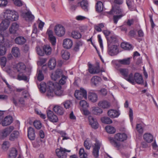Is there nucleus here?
I'll list each match as a JSON object with an SVG mask.
<instances>
[{
    "instance_id": "e2e57ef3",
    "label": "nucleus",
    "mask_w": 158,
    "mask_h": 158,
    "mask_svg": "<svg viewBox=\"0 0 158 158\" xmlns=\"http://www.w3.org/2000/svg\"><path fill=\"white\" fill-rule=\"evenodd\" d=\"M34 127L37 129H40L41 127V124L39 121H35L33 123Z\"/></svg>"
},
{
    "instance_id": "37998d69",
    "label": "nucleus",
    "mask_w": 158,
    "mask_h": 158,
    "mask_svg": "<svg viewBox=\"0 0 158 158\" xmlns=\"http://www.w3.org/2000/svg\"><path fill=\"white\" fill-rule=\"evenodd\" d=\"M101 80V79L99 77L94 76L91 78V81L95 85H97L98 84Z\"/></svg>"
},
{
    "instance_id": "f03ea898",
    "label": "nucleus",
    "mask_w": 158,
    "mask_h": 158,
    "mask_svg": "<svg viewBox=\"0 0 158 158\" xmlns=\"http://www.w3.org/2000/svg\"><path fill=\"white\" fill-rule=\"evenodd\" d=\"M57 83H54L51 81H48L47 84V94L48 97H52L54 95V91L57 87Z\"/></svg>"
},
{
    "instance_id": "423d86ee",
    "label": "nucleus",
    "mask_w": 158,
    "mask_h": 158,
    "mask_svg": "<svg viewBox=\"0 0 158 158\" xmlns=\"http://www.w3.org/2000/svg\"><path fill=\"white\" fill-rule=\"evenodd\" d=\"M54 31L56 35L60 37L63 36L65 33V28L61 25L56 26L54 28Z\"/></svg>"
},
{
    "instance_id": "603ef678",
    "label": "nucleus",
    "mask_w": 158,
    "mask_h": 158,
    "mask_svg": "<svg viewBox=\"0 0 158 158\" xmlns=\"http://www.w3.org/2000/svg\"><path fill=\"white\" fill-rule=\"evenodd\" d=\"M11 16V19L10 20L11 21L17 20L19 18L18 13L15 11H13V13Z\"/></svg>"
},
{
    "instance_id": "aec40b11",
    "label": "nucleus",
    "mask_w": 158,
    "mask_h": 158,
    "mask_svg": "<svg viewBox=\"0 0 158 158\" xmlns=\"http://www.w3.org/2000/svg\"><path fill=\"white\" fill-rule=\"evenodd\" d=\"M10 21V20L6 19L2 20L0 24V30L4 31L7 29L9 25Z\"/></svg>"
},
{
    "instance_id": "774afa93",
    "label": "nucleus",
    "mask_w": 158,
    "mask_h": 158,
    "mask_svg": "<svg viewBox=\"0 0 158 158\" xmlns=\"http://www.w3.org/2000/svg\"><path fill=\"white\" fill-rule=\"evenodd\" d=\"M64 107L66 109L69 108L72 104V102L69 100H67L64 103Z\"/></svg>"
},
{
    "instance_id": "39448f33",
    "label": "nucleus",
    "mask_w": 158,
    "mask_h": 158,
    "mask_svg": "<svg viewBox=\"0 0 158 158\" xmlns=\"http://www.w3.org/2000/svg\"><path fill=\"white\" fill-rule=\"evenodd\" d=\"M70 150H68L64 148L60 147V148L57 149L56 150V153L59 158H66L67 157L66 152H69Z\"/></svg>"
},
{
    "instance_id": "c9c22d12",
    "label": "nucleus",
    "mask_w": 158,
    "mask_h": 158,
    "mask_svg": "<svg viewBox=\"0 0 158 158\" xmlns=\"http://www.w3.org/2000/svg\"><path fill=\"white\" fill-rule=\"evenodd\" d=\"M25 19L27 21H32L34 19V17L31 12L29 11L25 13Z\"/></svg>"
},
{
    "instance_id": "79ce46f5",
    "label": "nucleus",
    "mask_w": 158,
    "mask_h": 158,
    "mask_svg": "<svg viewBox=\"0 0 158 158\" xmlns=\"http://www.w3.org/2000/svg\"><path fill=\"white\" fill-rule=\"evenodd\" d=\"M62 58L66 60H68L70 57V54L67 51H62L61 52Z\"/></svg>"
},
{
    "instance_id": "e433bc0d",
    "label": "nucleus",
    "mask_w": 158,
    "mask_h": 158,
    "mask_svg": "<svg viewBox=\"0 0 158 158\" xmlns=\"http://www.w3.org/2000/svg\"><path fill=\"white\" fill-rule=\"evenodd\" d=\"M17 79L19 80H23L25 81L28 82L29 81V78L28 77L25 75L20 73L18 75Z\"/></svg>"
},
{
    "instance_id": "a18cd8bd",
    "label": "nucleus",
    "mask_w": 158,
    "mask_h": 158,
    "mask_svg": "<svg viewBox=\"0 0 158 158\" xmlns=\"http://www.w3.org/2000/svg\"><path fill=\"white\" fill-rule=\"evenodd\" d=\"M144 127V124L143 123L137 124L136 127V130L139 133H142L143 132V127Z\"/></svg>"
},
{
    "instance_id": "4c0bfd02",
    "label": "nucleus",
    "mask_w": 158,
    "mask_h": 158,
    "mask_svg": "<svg viewBox=\"0 0 158 158\" xmlns=\"http://www.w3.org/2000/svg\"><path fill=\"white\" fill-rule=\"evenodd\" d=\"M92 112L95 114L99 115L102 113L103 111L98 107H94L93 108Z\"/></svg>"
},
{
    "instance_id": "6e6d98bb",
    "label": "nucleus",
    "mask_w": 158,
    "mask_h": 158,
    "mask_svg": "<svg viewBox=\"0 0 158 158\" xmlns=\"http://www.w3.org/2000/svg\"><path fill=\"white\" fill-rule=\"evenodd\" d=\"M36 50L37 54L40 56H43L44 55V51L43 49H42L39 47H36Z\"/></svg>"
},
{
    "instance_id": "ea45409f",
    "label": "nucleus",
    "mask_w": 158,
    "mask_h": 158,
    "mask_svg": "<svg viewBox=\"0 0 158 158\" xmlns=\"http://www.w3.org/2000/svg\"><path fill=\"white\" fill-rule=\"evenodd\" d=\"M47 84L44 82H41L39 88H40V92L42 93L46 92L47 94V87H46Z\"/></svg>"
},
{
    "instance_id": "a211bd4d",
    "label": "nucleus",
    "mask_w": 158,
    "mask_h": 158,
    "mask_svg": "<svg viewBox=\"0 0 158 158\" xmlns=\"http://www.w3.org/2000/svg\"><path fill=\"white\" fill-rule=\"evenodd\" d=\"M12 118L10 116H7L5 117L2 121V125L3 126H6L10 125L12 122Z\"/></svg>"
},
{
    "instance_id": "69168bd1",
    "label": "nucleus",
    "mask_w": 158,
    "mask_h": 158,
    "mask_svg": "<svg viewBox=\"0 0 158 158\" xmlns=\"http://www.w3.org/2000/svg\"><path fill=\"white\" fill-rule=\"evenodd\" d=\"M6 51V48L4 46H0V55L3 56L5 54Z\"/></svg>"
},
{
    "instance_id": "4468645a",
    "label": "nucleus",
    "mask_w": 158,
    "mask_h": 158,
    "mask_svg": "<svg viewBox=\"0 0 158 158\" xmlns=\"http://www.w3.org/2000/svg\"><path fill=\"white\" fill-rule=\"evenodd\" d=\"M47 33L49 39L52 45H55L56 43V39L53 35V32L51 30H48Z\"/></svg>"
},
{
    "instance_id": "4d7b16f0",
    "label": "nucleus",
    "mask_w": 158,
    "mask_h": 158,
    "mask_svg": "<svg viewBox=\"0 0 158 158\" xmlns=\"http://www.w3.org/2000/svg\"><path fill=\"white\" fill-rule=\"evenodd\" d=\"M80 105L84 109H87L89 106V104L86 101L83 100L80 102Z\"/></svg>"
},
{
    "instance_id": "72a5a7b5",
    "label": "nucleus",
    "mask_w": 158,
    "mask_h": 158,
    "mask_svg": "<svg viewBox=\"0 0 158 158\" xmlns=\"http://www.w3.org/2000/svg\"><path fill=\"white\" fill-rule=\"evenodd\" d=\"M105 129L107 132L110 134H114L116 131V130L114 127L110 125L106 126L105 127Z\"/></svg>"
},
{
    "instance_id": "dca6fc26",
    "label": "nucleus",
    "mask_w": 158,
    "mask_h": 158,
    "mask_svg": "<svg viewBox=\"0 0 158 158\" xmlns=\"http://www.w3.org/2000/svg\"><path fill=\"white\" fill-rule=\"evenodd\" d=\"M73 41L70 39H66L64 40L63 44V47L66 49L70 48L73 45Z\"/></svg>"
},
{
    "instance_id": "3c124183",
    "label": "nucleus",
    "mask_w": 158,
    "mask_h": 158,
    "mask_svg": "<svg viewBox=\"0 0 158 158\" xmlns=\"http://www.w3.org/2000/svg\"><path fill=\"white\" fill-rule=\"evenodd\" d=\"M128 27V20L127 21L126 23L124 24L123 25L120 26L119 28L121 31H124L126 33L127 31Z\"/></svg>"
},
{
    "instance_id": "f3484780",
    "label": "nucleus",
    "mask_w": 158,
    "mask_h": 158,
    "mask_svg": "<svg viewBox=\"0 0 158 158\" xmlns=\"http://www.w3.org/2000/svg\"><path fill=\"white\" fill-rule=\"evenodd\" d=\"M118 71L122 77L128 81V69L125 68H120Z\"/></svg>"
},
{
    "instance_id": "0e129e2a",
    "label": "nucleus",
    "mask_w": 158,
    "mask_h": 158,
    "mask_svg": "<svg viewBox=\"0 0 158 158\" xmlns=\"http://www.w3.org/2000/svg\"><path fill=\"white\" fill-rule=\"evenodd\" d=\"M123 16V15L122 14L119 15H114L113 17V19L114 23L116 24L118 20Z\"/></svg>"
},
{
    "instance_id": "09e8293b",
    "label": "nucleus",
    "mask_w": 158,
    "mask_h": 158,
    "mask_svg": "<svg viewBox=\"0 0 158 158\" xmlns=\"http://www.w3.org/2000/svg\"><path fill=\"white\" fill-rule=\"evenodd\" d=\"M57 87L55 89V94L57 96L61 95L63 93V91L61 90V86L59 85L58 84H57Z\"/></svg>"
},
{
    "instance_id": "7c9ffc66",
    "label": "nucleus",
    "mask_w": 158,
    "mask_h": 158,
    "mask_svg": "<svg viewBox=\"0 0 158 158\" xmlns=\"http://www.w3.org/2000/svg\"><path fill=\"white\" fill-rule=\"evenodd\" d=\"M19 135V133L18 131H14L10 135L9 139L12 141H14L17 138Z\"/></svg>"
},
{
    "instance_id": "bb28decb",
    "label": "nucleus",
    "mask_w": 158,
    "mask_h": 158,
    "mask_svg": "<svg viewBox=\"0 0 158 158\" xmlns=\"http://www.w3.org/2000/svg\"><path fill=\"white\" fill-rule=\"evenodd\" d=\"M13 11L9 9L6 10L4 13V18L10 21V19H11V16L13 13Z\"/></svg>"
},
{
    "instance_id": "b1692460",
    "label": "nucleus",
    "mask_w": 158,
    "mask_h": 158,
    "mask_svg": "<svg viewBox=\"0 0 158 158\" xmlns=\"http://www.w3.org/2000/svg\"><path fill=\"white\" fill-rule=\"evenodd\" d=\"M11 101L15 106H22L25 103L23 99H11Z\"/></svg>"
},
{
    "instance_id": "338daca9",
    "label": "nucleus",
    "mask_w": 158,
    "mask_h": 158,
    "mask_svg": "<svg viewBox=\"0 0 158 158\" xmlns=\"http://www.w3.org/2000/svg\"><path fill=\"white\" fill-rule=\"evenodd\" d=\"M128 45V43L126 42H123L121 44V47L125 50H127L128 49V47L127 45Z\"/></svg>"
},
{
    "instance_id": "f704fd0d",
    "label": "nucleus",
    "mask_w": 158,
    "mask_h": 158,
    "mask_svg": "<svg viewBox=\"0 0 158 158\" xmlns=\"http://www.w3.org/2000/svg\"><path fill=\"white\" fill-rule=\"evenodd\" d=\"M43 49L45 54L47 55H50L51 53V48L49 45H45L44 46Z\"/></svg>"
},
{
    "instance_id": "2f4dec72",
    "label": "nucleus",
    "mask_w": 158,
    "mask_h": 158,
    "mask_svg": "<svg viewBox=\"0 0 158 158\" xmlns=\"http://www.w3.org/2000/svg\"><path fill=\"white\" fill-rule=\"evenodd\" d=\"M12 53L15 57H18L20 55L19 49L17 47H13L12 49Z\"/></svg>"
},
{
    "instance_id": "393cba45",
    "label": "nucleus",
    "mask_w": 158,
    "mask_h": 158,
    "mask_svg": "<svg viewBox=\"0 0 158 158\" xmlns=\"http://www.w3.org/2000/svg\"><path fill=\"white\" fill-rule=\"evenodd\" d=\"M19 27V25L16 23H13L9 29L10 33L14 34L18 30Z\"/></svg>"
},
{
    "instance_id": "58836bf2",
    "label": "nucleus",
    "mask_w": 158,
    "mask_h": 158,
    "mask_svg": "<svg viewBox=\"0 0 158 158\" xmlns=\"http://www.w3.org/2000/svg\"><path fill=\"white\" fill-rule=\"evenodd\" d=\"M101 120L102 123L105 124H110L112 123V121L107 117H102L101 118Z\"/></svg>"
},
{
    "instance_id": "c85d7f7f",
    "label": "nucleus",
    "mask_w": 158,
    "mask_h": 158,
    "mask_svg": "<svg viewBox=\"0 0 158 158\" xmlns=\"http://www.w3.org/2000/svg\"><path fill=\"white\" fill-rule=\"evenodd\" d=\"M56 64V60L54 58H52L49 60L48 63V66L50 69H53L55 67Z\"/></svg>"
},
{
    "instance_id": "1a4fd4ad",
    "label": "nucleus",
    "mask_w": 158,
    "mask_h": 158,
    "mask_svg": "<svg viewBox=\"0 0 158 158\" xmlns=\"http://www.w3.org/2000/svg\"><path fill=\"white\" fill-rule=\"evenodd\" d=\"M47 115L49 120L52 122H56L58 121V118L57 116L50 110H48L47 111Z\"/></svg>"
},
{
    "instance_id": "f8f14e48",
    "label": "nucleus",
    "mask_w": 158,
    "mask_h": 158,
    "mask_svg": "<svg viewBox=\"0 0 158 158\" xmlns=\"http://www.w3.org/2000/svg\"><path fill=\"white\" fill-rule=\"evenodd\" d=\"M101 147L100 143L96 141L93 147V154L95 158H98L99 156V151Z\"/></svg>"
},
{
    "instance_id": "49530a36",
    "label": "nucleus",
    "mask_w": 158,
    "mask_h": 158,
    "mask_svg": "<svg viewBox=\"0 0 158 158\" xmlns=\"http://www.w3.org/2000/svg\"><path fill=\"white\" fill-rule=\"evenodd\" d=\"M17 154V151L15 148H13L10 151L9 155V158H15Z\"/></svg>"
},
{
    "instance_id": "680f3d73",
    "label": "nucleus",
    "mask_w": 158,
    "mask_h": 158,
    "mask_svg": "<svg viewBox=\"0 0 158 158\" xmlns=\"http://www.w3.org/2000/svg\"><path fill=\"white\" fill-rule=\"evenodd\" d=\"M129 117L130 118V121L131 123L132 126H133V113L132 110L130 108L129 110Z\"/></svg>"
},
{
    "instance_id": "de8ad7c7",
    "label": "nucleus",
    "mask_w": 158,
    "mask_h": 158,
    "mask_svg": "<svg viewBox=\"0 0 158 158\" xmlns=\"http://www.w3.org/2000/svg\"><path fill=\"white\" fill-rule=\"evenodd\" d=\"M82 42L80 41H77L73 48V50L75 52H77L79 51V47L82 46Z\"/></svg>"
},
{
    "instance_id": "bf43d9fd",
    "label": "nucleus",
    "mask_w": 158,
    "mask_h": 158,
    "mask_svg": "<svg viewBox=\"0 0 158 158\" xmlns=\"http://www.w3.org/2000/svg\"><path fill=\"white\" fill-rule=\"evenodd\" d=\"M10 143L8 141H4L2 145V149L5 150H7L10 147Z\"/></svg>"
},
{
    "instance_id": "c756f323",
    "label": "nucleus",
    "mask_w": 158,
    "mask_h": 158,
    "mask_svg": "<svg viewBox=\"0 0 158 158\" xmlns=\"http://www.w3.org/2000/svg\"><path fill=\"white\" fill-rule=\"evenodd\" d=\"M80 5L85 11H87L88 10L89 5L87 0H82L80 2Z\"/></svg>"
},
{
    "instance_id": "0eeeda50",
    "label": "nucleus",
    "mask_w": 158,
    "mask_h": 158,
    "mask_svg": "<svg viewBox=\"0 0 158 158\" xmlns=\"http://www.w3.org/2000/svg\"><path fill=\"white\" fill-rule=\"evenodd\" d=\"M13 130L14 127L10 126L1 131L0 132V138L1 139L5 138L9 135Z\"/></svg>"
},
{
    "instance_id": "5701e85b",
    "label": "nucleus",
    "mask_w": 158,
    "mask_h": 158,
    "mask_svg": "<svg viewBox=\"0 0 158 158\" xmlns=\"http://www.w3.org/2000/svg\"><path fill=\"white\" fill-rule=\"evenodd\" d=\"M16 68L18 72L23 73L25 71L26 66L24 63H19L17 64Z\"/></svg>"
},
{
    "instance_id": "ddd939ff",
    "label": "nucleus",
    "mask_w": 158,
    "mask_h": 158,
    "mask_svg": "<svg viewBox=\"0 0 158 158\" xmlns=\"http://www.w3.org/2000/svg\"><path fill=\"white\" fill-rule=\"evenodd\" d=\"M89 67V71L91 74H96L99 73L100 71V69L99 65L98 64L97 66L94 68H92V65L90 63H88Z\"/></svg>"
},
{
    "instance_id": "7ed1b4c3",
    "label": "nucleus",
    "mask_w": 158,
    "mask_h": 158,
    "mask_svg": "<svg viewBox=\"0 0 158 158\" xmlns=\"http://www.w3.org/2000/svg\"><path fill=\"white\" fill-rule=\"evenodd\" d=\"M132 76V73L129 75V82L134 85L136 82L139 84H141L143 82V79L142 76L139 73H135L134 75V79L131 77Z\"/></svg>"
},
{
    "instance_id": "a19ab883",
    "label": "nucleus",
    "mask_w": 158,
    "mask_h": 158,
    "mask_svg": "<svg viewBox=\"0 0 158 158\" xmlns=\"http://www.w3.org/2000/svg\"><path fill=\"white\" fill-rule=\"evenodd\" d=\"M108 45L109 46L112 44H115L117 41L116 37L114 36H110V38H107Z\"/></svg>"
},
{
    "instance_id": "8fccbe9b",
    "label": "nucleus",
    "mask_w": 158,
    "mask_h": 158,
    "mask_svg": "<svg viewBox=\"0 0 158 158\" xmlns=\"http://www.w3.org/2000/svg\"><path fill=\"white\" fill-rule=\"evenodd\" d=\"M118 64L127 65L128 64V58L117 60Z\"/></svg>"
},
{
    "instance_id": "6ab92c4d",
    "label": "nucleus",
    "mask_w": 158,
    "mask_h": 158,
    "mask_svg": "<svg viewBox=\"0 0 158 158\" xmlns=\"http://www.w3.org/2000/svg\"><path fill=\"white\" fill-rule=\"evenodd\" d=\"M108 13L109 14H120L122 13V10L118 6L115 5L114 6H112V9L110 11L108 12Z\"/></svg>"
},
{
    "instance_id": "2eb2a0df",
    "label": "nucleus",
    "mask_w": 158,
    "mask_h": 158,
    "mask_svg": "<svg viewBox=\"0 0 158 158\" xmlns=\"http://www.w3.org/2000/svg\"><path fill=\"white\" fill-rule=\"evenodd\" d=\"M98 106L104 109H108L110 106V103L106 100H103L100 101L98 104Z\"/></svg>"
},
{
    "instance_id": "864d4df0",
    "label": "nucleus",
    "mask_w": 158,
    "mask_h": 158,
    "mask_svg": "<svg viewBox=\"0 0 158 158\" xmlns=\"http://www.w3.org/2000/svg\"><path fill=\"white\" fill-rule=\"evenodd\" d=\"M67 77L64 75L61 77V79L59 81L58 84L59 85H64L66 82Z\"/></svg>"
},
{
    "instance_id": "20e7f679",
    "label": "nucleus",
    "mask_w": 158,
    "mask_h": 158,
    "mask_svg": "<svg viewBox=\"0 0 158 158\" xmlns=\"http://www.w3.org/2000/svg\"><path fill=\"white\" fill-rule=\"evenodd\" d=\"M74 96L76 99H87V92L83 88H81L80 90L75 91Z\"/></svg>"
},
{
    "instance_id": "5fc2aeb1",
    "label": "nucleus",
    "mask_w": 158,
    "mask_h": 158,
    "mask_svg": "<svg viewBox=\"0 0 158 158\" xmlns=\"http://www.w3.org/2000/svg\"><path fill=\"white\" fill-rule=\"evenodd\" d=\"M0 65L2 68H3L5 67L6 65V59L4 56L2 57L0 59Z\"/></svg>"
},
{
    "instance_id": "412c9836",
    "label": "nucleus",
    "mask_w": 158,
    "mask_h": 158,
    "mask_svg": "<svg viewBox=\"0 0 158 158\" xmlns=\"http://www.w3.org/2000/svg\"><path fill=\"white\" fill-rule=\"evenodd\" d=\"M28 136L29 139L32 140H34L35 138V134L34 129L30 127L28 129Z\"/></svg>"
},
{
    "instance_id": "cd10ccee",
    "label": "nucleus",
    "mask_w": 158,
    "mask_h": 158,
    "mask_svg": "<svg viewBox=\"0 0 158 158\" xmlns=\"http://www.w3.org/2000/svg\"><path fill=\"white\" fill-rule=\"evenodd\" d=\"M26 39L22 36L17 37L15 40V43L19 45H22L24 44L26 42Z\"/></svg>"
},
{
    "instance_id": "6e6552de",
    "label": "nucleus",
    "mask_w": 158,
    "mask_h": 158,
    "mask_svg": "<svg viewBox=\"0 0 158 158\" xmlns=\"http://www.w3.org/2000/svg\"><path fill=\"white\" fill-rule=\"evenodd\" d=\"M108 52L109 54L111 56L117 55L119 52L117 46L114 45L108 46Z\"/></svg>"
},
{
    "instance_id": "473e14b6",
    "label": "nucleus",
    "mask_w": 158,
    "mask_h": 158,
    "mask_svg": "<svg viewBox=\"0 0 158 158\" xmlns=\"http://www.w3.org/2000/svg\"><path fill=\"white\" fill-rule=\"evenodd\" d=\"M103 10V4L100 1L98 2L96 5V10L97 12H100Z\"/></svg>"
},
{
    "instance_id": "a878e982",
    "label": "nucleus",
    "mask_w": 158,
    "mask_h": 158,
    "mask_svg": "<svg viewBox=\"0 0 158 158\" xmlns=\"http://www.w3.org/2000/svg\"><path fill=\"white\" fill-rule=\"evenodd\" d=\"M143 138L144 140L147 142L151 143L152 141L153 137L151 134L146 133L144 135Z\"/></svg>"
},
{
    "instance_id": "c03bdc74",
    "label": "nucleus",
    "mask_w": 158,
    "mask_h": 158,
    "mask_svg": "<svg viewBox=\"0 0 158 158\" xmlns=\"http://www.w3.org/2000/svg\"><path fill=\"white\" fill-rule=\"evenodd\" d=\"M72 37L75 39H79L81 37V34L77 31H73L71 33Z\"/></svg>"
},
{
    "instance_id": "4be33fe9",
    "label": "nucleus",
    "mask_w": 158,
    "mask_h": 158,
    "mask_svg": "<svg viewBox=\"0 0 158 158\" xmlns=\"http://www.w3.org/2000/svg\"><path fill=\"white\" fill-rule=\"evenodd\" d=\"M108 115L111 118H114L117 117L119 114V112L114 110H110L108 111Z\"/></svg>"
},
{
    "instance_id": "13d9d810",
    "label": "nucleus",
    "mask_w": 158,
    "mask_h": 158,
    "mask_svg": "<svg viewBox=\"0 0 158 158\" xmlns=\"http://www.w3.org/2000/svg\"><path fill=\"white\" fill-rule=\"evenodd\" d=\"M37 79L38 80L41 81L43 80L44 79V76L42 73V70H40L37 73Z\"/></svg>"
},
{
    "instance_id": "052dcab7",
    "label": "nucleus",
    "mask_w": 158,
    "mask_h": 158,
    "mask_svg": "<svg viewBox=\"0 0 158 158\" xmlns=\"http://www.w3.org/2000/svg\"><path fill=\"white\" fill-rule=\"evenodd\" d=\"M97 95L96 94L93 92H89L88 93V99H94L97 98Z\"/></svg>"
},
{
    "instance_id": "f257e3e1",
    "label": "nucleus",
    "mask_w": 158,
    "mask_h": 158,
    "mask_svg": "<svg viewBox=\"0 0 158 158\" xmlns=\"http://www.w3.org/2000/svg\"><path fill=\"white\" fill-rule=\"evenodd\" d=\"M127 138V135L124 133H118L115 134L114 138L109 137L108 139L111 144L114 148L119 149L121 148V142L126 140Z\"/></svg>"
},
{
    "instance_id": "9b49d317",
    "label": "nucleus",
    "mask_w": 158,
    "mask_h": 158,
    "mask_svg": "<svg viewBox=\"0 0 158 158\" xmlns=\"http://www.w3.org/2000/svg\"><path fill=\"white\" fill-rule=\"evenodd\" d=\"M63 76L64 75L62 70L60 69H58L54 73L52 74L51 77L52 80L56 81L57 79Z\"/></svg>"
},
{
    "instance_id": "9d476101",
    "label": "nucleus",
    "mask_w": 158,
    "mask_h": 158,
    "mask_svg": "<svg viewBox=\"0 0 158 158\" xmlns=\"http://www.w3.org/2000/svg\"><path fill=\"white\" fill-rule=\"evenodd\" d=\"M53 110L59 115H63L65 112V110L64 108L59 105H54L53 108Z\"/></svg>"
}]
</instances>
